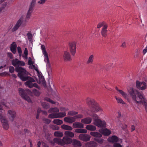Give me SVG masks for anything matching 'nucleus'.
<instances>
[{"instance_id":"obj_1","label":"nucleus","mask_w":147,"mask_h":147,"mask_svg":"<svg viewBox=\"0 0 147 147\" xmlns=\"http://www.w3.org/2000/svg\"><path fill=\"white\" fill-rule=\"evenodd\" d=\"M129 92L134 103L133 106L134 109L137 111V109L139 108L137 104H142L144 106L147 113V101L143 94L137 90H134L133 88L131 89Z\"/></svg>"},{"instance_id":"obj_2","label":"nucleus","mask_w":147,"mask_h":147,"mask_svg":"<svg viewBox=\"0 0 147 147\" xmlns=\"http://www.w3.org/2000/svg\"><path fill=\"white\" fill-rule=\"evenodd\" d=\"M34 63L35 61H32V58L29 57L28 58V65H29V68L34 69L36 71L40 82H41L42 84H44L45 82L44 77L42 75L41 72H39L38 69V65L36 64H34Z\"/></svg>"},{"instance_id":"obj_3","label":"nucleus","mask_w":147,"mask_h":147,"mask_svg":"<svg viewBox=\"0 0 147 147\" xmlns=\"http://www.w3.org/2000/svg\"><path fill=\"white\" fill-rule=\"evenodd\" d=\"M15 71L18 72V76L23 81L26 82L25 83V84L28 86V76H26V70L21 67L17 66L15 67Z\"/></svg>"},{"instance_id":"obj_4","label":"nucleus","mask_w":147,"mask_h":147,"mask_svg":"<svg viewBox=\"0 0 147 147\" xmlns=\"http://www.w3.org/2000/svg\"><path fill=\"white\" fill-rule=\"evenodd\" d=\"M41 48L44 56V61L46 63L47 70L49 76L51 74L52 69L49 61L48 55L45 46L44 45L41 46Z\"/></svg>"},{"instance_id":"obj_5","label":"nucleus","mask_w":147,"mask_h":147,"mask_svg":"<svg viewBox=\"0 0 147 147\" xmlns=\"http://www.w3.org/2000/svg\"><path fill=\"white\" fill-rule=\"evenodd\" d=\"M72 141L71 138L67 136H64L62 139L57 138H54L53 141H50V142L53 145H54L55 143H56L59 145L64 146L65 144H70Z\"/></svg>"},{"instance_id":"obj_6","label":"nucleus","mask_w":147,"mask_h":147,"mask_svg":"<svg viewBox=\"0 0 147 147\" xmlns=\"http://www.w3.org/2000/svg\"><path fill=\"white\" fill-rule=\"evenodd\" d=\"M93 118V124L99 128L105 127L106 126V124L104 121L101 120L98 115L96 114H89Z\"/></svg>"},{"instance_id":"obj_7","label":"nucleus","mask_w":147,"mask_h":147,"mask_svg":"<svg viewBox=\"0 0 147 147\" xmlns=\"http://www.w3.org/2000/svg\"><path fill=\"white\" fill-rule=\"evenodd\" d=\"M0 120L2 124L3 128L5 130H7L9 126L6 118L3 112L0 111Z\"/></svg>"},{"instance_id":"obj_8","label":"nucleus","mask_w":147,"mask_h":147,"mask_svg":"<svg viewBox=\"0 0 147 147\" xmlns=\"http://www.w3.org/2000/svg\"><path fill=\"white\" fill-rule=\"evenodd\" d=\"M19 94L23 99L28 101V89L24 90L20 88L18 90Z\"/></svg>"},{"instance_id":"obj_9","label":"nucleus","mask_w":147,"mask_h":147,"mask_svg":"<svg viewBox=\"0 0 147 147\" xmlns=\"http://www.w3.org/2000/svg\"><path fill=\"white\" fill-rule=\"evenodd\" d=\"M66 113L65 112H58L51 113L49 115L48 117L51 119L61 118L65 116Z\"/></svg>"},{"instance_id":"obj_10","label":"nucleus","mask_w":147,"mask_h":147,"mask_svg":"<svg viewBox=\"0 0 147 147\" xmlns=\"http://www.w3.org/2000/svg\"><path fill=\"white\" fill-rule=\"evenodd\" d=\"M69 46L70 53L72 56H74L76 52V43L75 41L70 42Z\"/></svg>"},{"instance_id":"obj_11","label":"nucleus","mask_w":147,"mask_h":147,"mask_svg":"<svg viewBox=\"0 0 147 147\" xmlns=\"http://www.w3.org/2000/svg\"><path fill=\"white\" fill-rule=\"evenodd\" d=\"M35 82V80L31 77L28 76V87L32 88L34 87L38 89H40V87L38 85L35 83H33V82Z\"/></svg>"},{"instance_id":"obj_12","label":"nucleus","mask_w":147,"mask_h":147,"mask_svg":"<svg viewBox=\"0 0 147 147\" xmlns=\"http://www.w3.org/2000/svg\"><path fill=\"white\" fill-rule=\"evenodd\" d=\"M86 101L87 105L91 108H93L96 105V102L92 98L88 97L86 99Z\"/></svg>"},{"instance_id":"obj_13","label":"nucleus","mask_w":147,"mask_h":147,"mask_svg":"<svg viewBox=\"0 0 147 147\" xmlns=\"http://www.w3.org/2000/svg\"><path fill=\"white\" fill-rule=\"evenodd\" d=\"M17 51L19 54V55L20 57L22 55V57L27 59L28 58V49L26 48H25L24 53L23 55H22V51L21 48L20 47H17Z\"/></svg>"},{"instance_id":"obj_14","label":"nucleus","mask_w":147,"mask_h":147,"mask_svg":"<svg viewBox=\"0 0 147 147\" xmlns=\"http://www.w3.org/2000/svg\"><path fill=\"white\" fill-rule=\"evenodd\" d=\"M79 139L84 142H87L90 140L91 136L87 134H80L78 136Z\"/></svg>"},{"instance_id":"obj_15","label":"nucleus","mask_w":147,"mask_h":147,"mask_svg":"<svg viewBox=\"0 0 147 147\" xmlns=\"http://www.w3.org/2000/svg\"><path fill=\"white\" fill-rule=\"evenodd\" d=\"M137 88L139 89L142 90L145 89L146 87V84L144 82L137 81L136 82Z\"/></svg>"},{"instance_id":"obj_16","label":"nucleus","mask_w":147,"mask_h":147,"mask_svg":"<svg viewBox=\"0 0 147 147\" xmlns=\"http://www.w3.org/2000/svg\"><path fill=\"white\" fill-rule=\"evenodd\" d=\"M8 114L9 120L11 122H13L16 115V112L13 111L9 110L8 111Z\"/></svg>"},{"instance_id":"obj_17","label":"nucleus","mask_w":147,"mask_h":147,"mask_svg":"<svg viewBox=\"0 0 147 147\" xmlns=\"http://www.w3.org/2000/svg\"><path fill=\"white\" fill-rule=\"evenodd\" d=\"M98 131L102 134L105 136H109L111 133V131L110 130L107 128L100 129L98 130Z\"/></svg>"},{"instance_id":"obj_18","label":"nucleus","mask_w":147,"mask_h":147,"mask_svg":"<svg viewBox=\"0 0 147 147\" xmlns=\"http://www.w3.org/2000/svg\"><path fill=\"white\" fill-rule=\"evenodd\" d=\"M63 59L65 61H69L71 60V56L69 53L67 51H65L63 55Z\"/></svg>"},{"instance_id":"obj_19","label":"nucleus","mask_w":147,"mask_h":147,"mask_svg":"<svg viewBox=\"0 0 147 147\" xmlns=\"http://www.w3.org/2000/svg\"><path fill=\"white\" fill-rule=\"evenodd\" d=\"M22 23V20L21 19V18L17 21L15 26L12 29V31L14 32L16 31L17 30H18V29L20 27V26H21Z\"/></svg>"},{"instance_id":"obj_20","label":"nucleus","mask_w":147,"mask_h":147,"mask_svg":"<svg viewBox=\"0 0 147 147\" xmlns=\"http://www.w3.org/2000/svg\"><path fill=\"white\" fill-rule=\"evenodd\" d=\"M108 142L112 143L117 142L119 140L118 138L115 136L109 137L107 139Z\"/></svg>"},{"instance_id":"obj_21","label":"nucleus","mask_w":147,"mask_h":147,"mask_svg":"<svg viewBox=\"0 0 147 147\" xmlns=\"http://www.w3.org/2000/svg\"><path fill=\"white\" fill-rule=\"evenodd\" d=\"M34 34L31 31H28V40L30 42V47L31 45V47L32 46V42L33 39Z\"/></svg>"},{"instance_id":"obj_22","label":"nucleus","mask_w":147,"mask_h":147,"mask_svg":"<svg viewBox=\"0 0 147 147\" xmlns=\"http://www.w3.org/2000/svg\"><path fill=\"white\" fill-rule=\"evenodd\" d=\"M17 46L16 42H13L11 45L10 49L11 52L14 54H15L16 52Z\"/></svg>"},{"instance_id":"obj_23","label":"nucleus","mask_w":147,"mask_h":147,"mask_svg":"<svg viewBox=\"0 0 147 147\" xmlns=\"http://www.w3.org/2000/svg\"><path fill=\"white\" fill-rule=\"evenodd\" d=\"M108 25H104L102 28L101 34L102 36L104 37H105L107 34L108 31L107 29L108 27Z\"/></svg>"},{"instance_id":"obj_24","label":"nucleus","mask_w":147,"mask_h":147,"mask_svg":"<svg viewBox=\"0 0 147 147\" xmlns=\"http://www.w3.org/2000/svg\"><path fill=\"white\" fill-rule=\"evenodd\" d=\"M92 121V119L90 117H87L82 119L81 122L84 124H88L90 123Z\"/></svg>"},{"instance_id":"obj_25","label":"nucleus","mask_w":147,"mask_h":147,"mask_svg":"<svg viewBox=\"0 0 147 147\" xmlns=\"http://www.w3.org/2000/svg\"><path fill=\"white\" fill-rule=\"evenodd\" d=\"M75 117H65L64 119V121L69 123H71L75 121Z\"/></svg>"},{"instance_id":"obj_26","label":"nucleus","mask_w":147,"mask_h":147,"mask_svg":"<svg viewBox=\"0 0 147 147\" xmlns=\"http://www.w3.org/2000/svg\"><path fill=\"white\" fill-rule=\"evenodd\" d=\"M28 94H30L31 95H34L36 96H38L40 95V92L38 90L36 89H33L32 92L28 89Z\"/></svg>"},{"instance_id":"obj_27","label":"nucleus","mask_w":147,"mask_h":147,"mask_svg":"<svg viewBox=\"0 0 147 147\" xmlns=\"http://www.w3.org/2000/svg\"><path fill=\"white\" fill-rule=\"evenodd\" d=\"M72 141L71 143L73 146L80 147L82 145L81 142L77 140L76 139H72Z\"/></svg>"},{"instance_id":"obj_28","label":"nucleus","mask_w":147,"mask_h":147,"mask_svg":"<svg viewBox=\"0 0 147 147\" xmlns=\"http://www.w3.org/2000/svg\"><path fill=\"white\" fill-rule=\"evenodd\" d=\"M85 146L86 147H96L97 144L94 141H90L86 143Z\"/></svg>"},{"instance_id":"obj_29","label":"nucleus","mask_w":147,"mask_h":147,"mask_svg":"<svg viewBox=\"0 0 147 147\" xmlns=\"http://www.w3.org/2000/svg\"><path fill=\"white\" fill-rule=\"evenodd\" d=\"M73 127L74 128H83L84 125L82 123L80 122H75L73 124Z\"/></svg>"},{"instance_id":"obj_30","label":"nucleus","mask_w":147,"mask_h":147,"mask_svg":"<svg viewBox=\"0 0 147 147\" xmlns=\"http://www.w3.org/2000/svg\"><path fill=\"white\" fill-rule=\"evenodd\" d=\"M59 110L57 107H54L50 108L48 111V112L49 113H57L59 112Z\"/></svg>"},{"instance_id":"obj_31","label":"nucleus","mask_w":147,"mask_h":147,"mask_svg":"<svg viewBox=\"0 0 147 147\" xmlns=\"http://www.w3.org/2000/svg\"><path fill=\"white\" fill-rule=\"evenodd\" d=\"M90 134L94 137L101 138L102 136V135L98 132L91 131L90 132Z\"/></svg>"},{"instance_id":"obj_32","label":"nucleus","mask_w":147,"mask_h":147,"mask_svg":"<svg viewBox=\"0 0 147 147\" xmlns=\"http://www.w3.org/2000/svg\"><path fill=\"white\" fill-rule=\"evenodd\" d=\"M115 89L116 90L122 95L123 98H126L127 97V94L125 92L119 89L117 87H115Z\"/></svg>"},{"instance_id":"obj_33","label":"nucleus","mask_w":147,"mask_h":147,"mask_svg":"<svg viewBox=\"0 0 147 147\" xmlns=\"http://www.w3.org/2000/svg\"><path fill=\"white\" fill-rule=\"evenodd\" d=\"M86 128L88 130L91 131H94L96 129L95 126L91 125H86Z\"/></svg>"},{"instance_id":"obj_34","label":"nucleus","mask_w":147,"mask_h":147,"mask_svg":"<svg viewBox=\"0 0 147 147\" xmlns=\"http://www.w3.org/2000/svg\"><path fill=\"white\" fill-rule=\"evenodd\" d=\"M64 135L65 136L67 137H69L71 138H73L74 136V133L71 131H66L65 132Z\"/></svg>"},{"instance_id":"obj_35","label":"nucleus","mask_w":147,"mask_h":147,"mask_svg":"<svg viewBox=\"0 0 147 147\" xmlns=\"http://www.w3.org/2000/svg\"><path fill=\"white\" fill-rule=\"evenodd\" d=\"M87 131V130L83 129H77L75 130V132L77 133L86 134Z\"/></svg>"},{"instance_id":"obj_36","label":"nucleus","mask_w":147,"mask_h":147,"mask_svg":"<svg viewBox=\"0 0 147 147\" xmlns=\"http://www.w3.org/2000/svg\"><path fill=\"white\" fill-rule=\"evenodd\" d=\"M61 127L62 129L65 130L71 131L73 129L70 126L65 124L61 125Z\"/></svg>"},{"instance_id":"obj_37","label":"nucleus","mask_w":147,"mask_h":147,"mask_svg":"<svg viewBox=\"0 0 147 147\" xmlns=\"http://www.w3.org/2000/svg\"><path fill=\"white\" fill-rule=\"evenodd\" d=\"M93 108L94 109V111L95 112L101 111L102 110V109L96 102V105L94 106V107Z\"/></svg>"},{"instance_id":"obj_38","label":"nucleus","mask_w":147,"mask_h":147,"mask_svg":"<svg viewBox=\"0 0 147 147\" xmlns=\"http://www.w3.org/2000/svg\"><path fill=\"white\" fill-rule=\"evenodd\" d=\"M94 59V56L93 55H90L87 61V64H92L93 63Z\"/></svg>"},{"instance_id":"obj_39","label":"nucleus","mask_w":147,"mask_h":147,"mask_svg":"<svg viewBox=\"0 0 147 147\" xmlns=\"http://www.w3.org/2000/svg\"><path fill=\"white\" fill-rule=\"evenodd\" d=\"M18 61L19 59L17 58L13 59L11 61L12 64L16 67L18 66Z\"/></svg>"},{"instance_id":"obj_40","label":"nucleus","mask_w":147,"mask_h":147,"mask_svg":"<svg viewBox=\"0 0 147 147\" xmlns=\"http://www.w3.org/2000/svg\"><path fill=\"white\" fill-rule=\"evenodd\" d=\"M115 98L118 103L121 104L123 105H125V102L123 101V100L121 98L115 96Z\"/></svg>"},{"instance_id":"obj_41","label":"nucleus","mask_w":147,"mask_h":147,"mask_svg":"<svg viewBox=\"0 0 147 147\" xmlns=\"http://www.w3.org/2000/svg\"><path fill=\"white\" fill-rule=\"evenodd\" d=\"M53 123L57 125H60L63 123L62 120L59 119H55L53 121Z\"/></svg>"},{"instance_id":"obj_42","label":"nucleus","mask_w":147,"mask_h":147,"mask_svg":"<svg viewBox=\"0 0 147 147\" xmlns=\"http://www.w3.org/2000/svg\"><path fill=\"white\" fill-rule=\"evenodd\" d=\"M54 135L56 137H61L63 136V134L62 132L57 131L54 133Z\"/></svg>"},{"instance_id":"obj_43","label":"nucleus","mask_w":147,"mask_h":147,"mask_svg":"<svg viewBox=\"0 0 147 147\" xmlns=\"http://www.w3.org/2000/svg\"><path fill=\"white\" fill-rule=\"evenodd\" d=\"M34 6L30 5L29 9L28 10V19L30 18L31 13L33 11Z\"/></svg>"},{"instance_id":"obj_44","label":"nucleus","mask_w":147,"mask_h":147,"mask_svg":"<svg viewBox=\"0 0 147 147\" xmlns=\"http://www.w3.org/2000/svg\"><path fill=\"white\" fill-rule=\"evenodd\" d=\"M41 104L43 107L44 109H47L50 107L49 105L46 102H42Z\"/></svg>"},{"instance_id":"obj_45","label":"nucleus","mask_w":147,"mask_h":147,"mask_svg":"<svg viewBox=\"0 0 147 147\" xmlns=\"http://www.w3.org/2000/svg\"><path fill=\"white\" fill-rule=\"evenodd\" d=\"M50 128L54 130H58L59 129V127L56 125H50Z\"/></svg>"},{"instance_id":"obj_46","label":"nucleus","mask_w":147,"mask_h":147,"mask_svg":"<svg viewBox=\"0 0 147 147\" xmlns=\"http://www.w3.org/2000/svg\"><path fill=\"white\" fill-rule=\"evenodd\" d=\"M78 112L74 111H71L68 112V115L71 116H74L78 113Z\"/></svg>"},{"instance_id":"obj_47","label":"nucleus","mask_w":147,"mask_h":147,"mask_svg":"<svg viewBox=\"0 0 147 147\" xmlns=\"http://www.w3.org/2000/svg\"><path fill=\"white\" fill-rule=\"evenodd\" d=\"M94 140L97 142L101 144L104 142V140L102 138H94Z\"/></svg>"},{"instance_id":"obj_48","label":"nucleus","mask_w":147,"mask_h":147,"mask_svg":"<svg viewBox=\"0 0 147 147\" xmlns=\"http://www.w3.org/2000/svg\"><path fill=\"white\" fill-rule=\"evenodd\" d=\"M45 100L53 104H55V102H54V101H53L50 98H48V97H45L44 98Z\"/></svg>"},{"instance_id":"obj_49","label":"nucleus","mask_w":147,"mask_h":147,"mask_svg":"<svg viewBox=\"0 0 147 147\" xmlns=\"http://www.w3.org/2000/svg\"><path fill=\"white\" fill-rule=\"evenodd\" d=\"M104 25H107V24H105L103 22L100 23L98 24L97 26V28H101V27L102 26L103 27Z\"/></svg>"},{"instance_id":"obj_50","label":"nucleus","mask_w":147,"mask_h":147,"mask_svg":"<svg viewBox=\"0 0 147 147\" xmlns=\"http://www.w3.org/2000/svg\"><path fill=\"white\" fill-rule=\"evenodd\" d=\"M74 117H75V118L76 121V119H80L83 118V115L81 114H79L76 115Z\"/></svg>"},{"instance_id":"obj_51","label":"nucleus","mask_w":147,"mask_h":147,"mask_svg":"<svg viewBox=\"0 0 147 147\" xmlns=\"http://www.w3.org/2000/svg\"><path fill=\"white\" fill-rule=\"evenodd\" d=\"M9 72L12 73H13L15 70L14 67L12 66H10L9 67Z\"/></svg>"},{"instance_id":"obj_52","label":"nucleus","mask_w":147,"mask_h":147,"mask_svg":"<svg viewBox=\"0 0 147 147\" xmlns=\"http://www.w3.org/2000/svg\"><path fill=\"white\" fill-rule=\"evenodd\" d=\"M25 64V63L24 61L19 60L18 66H24Z\"/></svg>"},{"instance_id":"obj_53","label":"nucleus","mask_w":147,"mask_h":147,"mask_svg":"<svg viewBox=\"0 0 147 147\" xmlns=\"http://www.w3.org/2000/svg\"><path fill=\"white\" fill-rule=\"evenodd\" d=\"M43 121L45 123L49 124L51 122V120L49 119L46 118H44L43 119Z\"/></svg>"},{"instance_id":"obj_54","label":"nucleus","mask_w":147,"mask_h":147,"mask_svg":"<svg viewBox=\"0 0 147 147\" xmlns=\"http://www.w3.org/2000/svg\"><path fill=\"white\" fill-rule=\"evenodd\" d=\"M41 111V110L40 108H38L37 111V113L36 116V118L38 119L39 118L40 113Z\"/></svg>"},{"instance_id":"obj_55","label":"nucleus","mask_w":147,"mask_h":147,"mask_svg":"<svg viewBox=\"0 0 147 147\" xmlns=\"http://www.w3.org/2000/svg\"><path fill=\"white\" fill-rule=\"evenodd\" d=\"M7 55L8 57H9L10 59H13V55L11 53H7Z\"/></svg>"},{"instance_id":"obj_56","label":"nucleus","mask_w":147,"mask_h":147,"mask_svg":"<svg viewBox=\"0 0 147 147\" xmlns=\"http://www.w3.org/2000/svg\"><path fill=\"white\" fill-rule=\"evenodd\" d=\"M7 2H5L2 4V7H0V9L1 10H2L5 7L7 6Z\"/></svg>"},{"instance_id":"obj_57","label":"nucleus","mask_w":147,"mask_h":147,"mask_svg":"<svg viewBox=\"0 0 147 147\" xmlns=\"http://www.w3.org/2000/svg\"><path fill=\"white\" fill-rule=\"evenodd\" d=\"M113 147H123V146L119 143H115L113 145Z\"/></svg>"},{"instance_id":"obj_58","label":"nucleus","mask_w":147,"mask_h":147,"mask_svg":"<svg viewBox=\"0 0 147 147\" xmlns=\"http://www.w3.org/2000/svg\"><path fill=\"white\" fill-rule=\"evenodd\" d=\"M36 2V0H32L30 5L34 6Z\"/></svg>"},{"instance_id":"obj_59","label":"nucleus","mask_w":147,"mask_h":147,"mask_svg":"<svg viewBox=\"0 0 147 147\" xmlns=\"http://www.w3.org/2000/svg\"><path fill=\"white\" fill-rule=\"evenodd\" d=\"M45 2V0H40L38 2V3L40 4H42L44 3Z\"/></svg>"},{"instance_id":"obj_60","label":"nucleus","mask_w":147,"mask_h":147,"mask_svg":"<svg viewBox=\"0 0 147 147\" xmlns=\"http://www.w3.org/2000/svg\"><path fill=\"white\" fill-rule=\"evenodd\" d=\"M60 110L62 111H67L69 109L67 108L63 107L61 108Z\"/></svg>"},{"instance_id":"obj_61","label":"nucleus","mask_w":147,"mask_h":147,"mask_svg":"<svg viewBox=\"0 0 147 147\" xmlns=\"http://www.w3.org/2000/svg\"><path fill=\"white\" fill-rule=\"evenodd\" d=\"M2 76H3V75H5V76L8 75L9 76H10V74H9L8 72H7L6 71L4 72L1 73Z\"/></svg>"},{"instance_id":"obj_62","label":"nucleus","mask_w":147,"mask_h":147,"mask_svg":"<svg viewBox=\"0 0 147 147\" xmlns=\"http://www.w3.org/2000/svg\"><path fill=\"white\" fill-rule=\"evenodd\" d=\"M147 52V45L145 49L143 50V53L144 55Z\"/></svg>"},{"instance_id":"obj_63","label":"nucleus","mask_w":147,"mask_h":147,"mask_svg":"<svg viewBox=\"0 0 147 147\" xmlns=\"http://www.w3.org/2000/svg\"><path fill=\"white\" fill-rule=\"evenodd\" d=\"M121 47L123 48L125 47H126L125 42H123L121 45Z\"/></svg>"},{"instance_id":"obj_64","label":"nucleus","mask_w":147,"mask_h":147,"mask_svg":"<svg viewBox=\"0 0 147 147\" xmlns=\"http://www.w3.org/2000/svg\"><path fill=\"white\" fill-rule=\"evenodd\" d=\"M41 144V143L40 142V141H39V142H38L37 144V147H40Z\"/></svg>"}]
</instances>
